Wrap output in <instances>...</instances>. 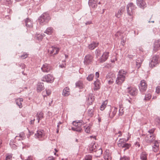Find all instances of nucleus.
Listing matches in <instances>:
<instances>
[{"label": "nucleus", "mask_w": 160, "mask_h": 160, "mask_svg": "<svg viewBox=\"0 0 160 160\" xmlns=\"http://www.w3.org/2000/svg\"><path fill=\"white\" fill-rule=\"evenodd\" d=\"M127 72L126 71L122 69L120 70L118 72L117 77L116 80V83L118 85H121L124 81Z\"/></svg>", "instance_id": "obj_1"}, {"label": "nucleus", "mask_w": 160, "mask_h": 160, "mask_svg": "<svg viewBox=\"0 0 160 160\" xmlns=\"http://www.w3.org/2000/svg\"><path fill=\"white\" fill-rule=\"evenodd\" d=\"M88 3L90 7L95 8L97 7L98 4H100L101 3L98 0H89Z\"/></svg>", "instance_id": "obj_14"}, {"label": "nucleus", "mask_w": 160, "mask_h": 160, "mask_svg": "<svg viewBox=\"0 0 160 160\" xmlns=\"http://www.w3.org/2000/svg\"><path fill=\"white\" fill-rule=\"evenodd\" d=\"M34 121H35V119H34L33 120H31L30 122V123L31 124H32V123H33L34 122Z\"/></svg>", "instance_id": "obj_63"}, {"label": "nucleus", "mask_w": 160, "mask_h": 160, "mask_svg": "<svg viewBox=\"0 0 160 160\" xmlns=\"http://www.w3.org/2000/svg\"><path fill=\"white\" fill-rule=\"evenodd\" d=\"M25 22L26 25L27 27H32L33 26L32 21L30 19L28 18H26L25 20Z\"/></svg>", "instance_id": "obj_27"}, {"label": "nucleus", "mask_w": 160, "mask_h": 160, "mask_svg": "<svg viewBox=\"0 0 160 160\" xmlns=\"http://www.w3.org/2000/svg\"><path fill=\"white\" fill-rule=\"evenodd\" d=\"M35 135L38 138H42L44 136L43 131L41 130H38L37 133L35 134Z\"/></svg>", "instance_id": "obj_28"}, {"label": "nucleus", "mask_w": 160, "mask_h": 160, "mask_svg": "<svg viewBox=\"0 0 160 160\" xmlns=\"http://www.w3.org/2000/svg\"><path fill=\"white\" fill-rule=\"evenodd\" d=\"M82 121L80 120L78 121V122H77L76 121H73L72 122V124L75 126V127H77L78 126H80L81 124L80 123H82Z\"/></svg>", "instance_id": "obj_40"}, {"label": "nucleus", "mask_w": 160, "mask_h": 160, "mask_svg": "<svg viewBox=\"0 0 160 160\" xmlns=\"http://www.w3.org/2000/svg\"><path fill=\"white\" fill-rule=\"evenodd\" d=\"M159 144L158 142L157 141H155L154 145L153 146V150L155 152H157L158 150Z\"/></svg>", "instance_id": "obj_36"}, {"label": "nucleus", "mask_w": 160, "mask_h": 160, "mask_svg": "<svg viewBox=\"0 0 160 160\" xmlns=\"http://www.w3.org/2000/svg\"><path fill=\"white\" fill-rule=\"evenodd\" d=\"M45 35L44 34H43V35L38 34L36 36V38L38 41H41L42 39L43 38L45 37Z\"/></svg>", "instance_id": "obj_41"}, {"label": "nucleus", "mask_w": 160, "mask_h": 160, "mask_svg": "<svg viewBox=\"0 0 160 160\" xmlns=\"http://www.w3.org/2000/svg\"><path fill=\"white\" fill-rule=\"evenodd\" d=\"M155 129L154 128H152L148 131V133H147V134H151V135H154L153 134V133Z\"/></svg>", "instance_id": "obj_48"}, {"label": "nucleus", "mask_w": 160, "mask_h": 160, "mask_svg": "<svg viewBox=\"0 0 160 160\" xmlns=\"http://www.w3.org/2000/svg\"><path fill=\"white\" fill-rule=\"evenodd\" d=\"M138 87L141 92H143L146 91L147 88V85L145 81L144 80H141Z\"/></svg>", "instance_id": "obj_8"}, {"label": "nucleus", "mask_w": 160, "mask_h": 160, "mask_svg": "<svg viewBox=\"0 0 160 160\" xmlns=\"http://www.w3.org/2000/svg\"><path fill=\"white\" fill-rule=\"evenodd\" d=\"M158 55H155L152 58L149 63V66L150 68H153L158 64Z\"/></svg>", "instance_id": "obj_4"}, {"label": "nucleus", "mask_w": 160, "mask_h": 160, "mask_svg": "<svg viewBox=\"0 0 160 160\" xmlns=\"http://www.w3.org/2000/svg\"><path fill=\"white\" fill-rule=\"evenodd\" d=\"M135 6L132 3H130L127 5V11L128 14L129 16L132 15L135 12Z\"/></svg>", "instance_id": "obj_3"}, {"label": "nucleus", "mask_w": 160, "mask_h": 160, "mask_svg": "<svg viewBox=\"0 0 160 160\" xmlns=\"http://www.w3.org/2000/svg\"><path fill=\"white\" fill-rule=\"evenodd\" d=\"M44 32L48 35H51L54 33V30L53 28L49 27L47 28Z\"/></svg>", "instance_id": "obj_24"}, {"label": "nucleus", "mask_w": 160, "mask_h": 160, "mask_svg": "<svg viewBox=\"0 0 160 160\" xmlns=\"http://www.w3.org/2000/svg\"><path fill=\"white\" fill-rule=\"evenodd\" d=\"M49 14L46 13H44L39 18L38 22L41 25H44L48 23L50 20Z\"/></svg>", "instance_id": "obj_2"}, {"label": "nucleus", "mask_w": 160, "mask_h": 160, "mask_svg": "<svg viewBox=\"0 0 160 160\" xmlns=\"http://www.w3.org/2000/svg\"><path fill=\"white\" fill-rule=\"evenodd\" d=\"M135 145L136 146H138V147L140 146V144H139V143L137 142L135 143Z\"/></svg>", "instance_id": "obj_60"}, {"label": "nucleus", "mask_w": 160, "mask_h": 160, "mask_svg": "<svg viewBox=\"0 0 160 160\" xmlns=\"http://www.w3.org/2000/svg\"><path fill=\"white\" fill-rule=\"evenodd\" d=\"M54 78L51 74H48L43 76L42 79V81L46 82L48 83H52L53 82Z\"/></svg>", "instance_id": "obj_9"}, {"label": "nucleus", "mask_w": 160, "mask_h": 160, "mask_svg": "<svg viewBox=\"0 0 160 160\" xmlns=\"http://www.w3.org/2000/svg\"><path fill=\"white\" fill-rule=\"evenodd\" d=\"M99 146H98V144L94 142H92L89 146V150L91 152H94L96 150L98 149V147H99Z\"/></svg>", "instance_id": "obj_19"}, {"label": "nucleus", "mask_w": 160, "mask_h": 160, "mask_svg": "<svg viewBox=\"0 0 160 160\" xmlns=\"http://www.w3.org/2000/svg\"><path fill=\"white\" fill-rule=\"evenodd\" d=\"M156 92L157 94H159L160 92V86H158L156 88Z\"/></svg>", "instance_id": "obj_53"}, {"label": "nucleus", "mask_w": 160, "mask_h": 160, "mask_svg": "<svg viewBox=\"0 0 160 160\" xmlns=\"http://www.w3.org/2000/svg\"><path fill=\"white\" fill-rule=\"evenodd\" d=\"M98 43H96L95 42H93L92 43L88 45V48L91 50L94 49L98 45Z\"/></svg>", "instance_id": "obj_31"}, {"label": "nucleus", "mask_w": 160, "mask_h": 160, "mask_svg": "<svg viewBox=\"0 0 160 160\" xmlns=\"http://www.w3.org/2000/svg\"><path fill=\"white\" fill-rule=\"evenodd\" d=\"M94 107L91 109H89L88 111V115L90 117H92L94 115Z\"/></svg>", "instance_id": "obj_38"}, {"label": "nucleus", "mask_w": 160, "mask_h": 160, "mask_svg": "<svg viewBox=\"0 0 160 160\" xmlns=\"http://www.w3.org/2000/svg\"><path fill=\"white\" fill-rule=\"evenodd\" d=\"M106 77L108 83L109 84H112L115 79V75L113 73H109L107 75Z\"/></svg>", "instance_id": "obj_12"}, {"label": "nucleus", "mask_w": 160, "mask_h": 160, "mask_svg": "<svg viewBox=\"0 0 160 160\" xmlns=\"http://www.w3.org/2000/svg\"><path fill=\"white\" fill-rule=\"evenodd\" d=\"M70 94V89L69 88L66 87L63 89L62 95L65 96H68Z\"/></svg>", "instance_id": "obj_30"}, {"label": "nucleus", "mask_w": 160, "mask_h": 160, "mask_svg": "<svg viewBox=\"0 0 160 160\" xmlns=\"http://www.w3.org/2000/svg\"><path fill=\"white\" fill-rule=\"evenodd\" d=\"M60 49L59 48L54 47H51L49 48L48 52L51 56L58 54Z\"/></svg>", "instance_id": "obj_7"}, {"label": "nucleus", "mask_w": 160, "mask_h": 160, "mask_svg": "<svg viewBox=\"0 0 160 160\" xmlns=\"http://www.w3.org/2000/svg\"><path fill=\"white\" fill-rule=\"evenodd\" d=\"M124 10L125 8L124 7H121L118 11L116 12L115 16L118 18H120L122 17Z\"/></svg>", "instance_id": "obj_16"}, {"label": "nucleus", "mask_w": 160, "mask_h": 160, "mask_svg": "<svg viewBox=\"0 0 160 160\" xmlns=\"http://www.w3.org/2000/svg\"><path fill=\"white\" fill-rule=\"evenodd\" d=\"M148 154L145 152H142L140 155V158L141 160H147Z\"/></svg>", "instance_id": "obj_29"}, {"label": "nucleus", "mask_w": 160, "mask_h": 160, "mask_svg": "<svg viewBox=\"0 0 160 160\" xmlns=\"http://www.w3.org/2000/svg\"><path fill=\"white\" fill-rule=\"evenodd\" d=\"M25 136L24 132L21 133L19 135L16 136L15 138V139L16 141H21L24 139L25 138Z\"/></svg>", "instance_id": "obj_23"}, {"label": "nucleus", "mask_w": 160, "mask_h": 160, "mask_svg": "<svg viewBox=\"0 0 160 160\" xmlns=\"http://www.w3.org/2000/svg\"><path fill=\"white\" fill-rule=\"evenodd\" d=\"M106 104L105 103V102H104L102 103L101 106L100 107V110H103L106 107Z\"/></svg>", "instance_id": "obj_49"}, {"label": "nucleus", "mask_w": 160, "mask_h": 160, "mask_svg": "<svg viewBox=\"0 0 160 160\" xmlns=\"http://www.w3.org/2000/svg\"><path fill=\"white\" fill-rule=\"evenodd\" d=\"M118 108L114 107H109L108 114L109 118H113L116 115L117 112Z\"/></svg>", "instance_id": "obj_5"}, {"label": "nucleus", "mask_w": 160, "mask_h": 160, "mask_svg": "<svg viewBox=\"0 0 160 160\" xmlns=\"http://www.w3.org/2000/svg\"><path fill=\"white\" fill-rule=\"evenodd\" d=\"M28 54L27 53H24L23 55L20 56V57L22 59H24L28 57Z\"/></svg>", "instance_id": "obj_52"}, {"label": "nucleus", "mask_w": 160, "mask_h": 160, "mask_svg": "<svg viewBox=\"0 0 160 160\" xmlns=\"http://www.w3.org/2000/svg\"><path fill=\"white\" fill-rule=\"evenodd\" d=\"M95 55L97 58L100 57L101 55V51L98 49H97L95 51Z\"/></svg>", "instance_id": "obj_43"}, {"label": "nucleus", "mask_w": 160, "mask_h": 160, "mask_svg": "<svg viewBox=\"0 0 160 160\" xmlns=\"http://www.w3.org/2000/svg\"><path fill=\"white\" fill-rule=\"evenodd\" d=\"M155 139L154 135L147 134L145 141L148 143H151L154 141Z\"/></svg>", "instance_id": "obj_17"}, {"label": "nucleus", "mask_w": 160, "mask_h": 160, "mask_svg": "<svg viewBox=\"0 0 160 160\" xmlns=\"http://www.w3.org/2000/svg\"><path fill=\"white\" fill-rule=\"evenodd\" d=\"M93 58V56L91 54L86 55L84 58V64L86 65L91 64Z\"/></svg>", "instance_id": "obj_11"}, {"label": "nucleus", "mask_w": 160, "mask_h": 160, "mask_svg": "<svg viewBox=\"0 0 160 160\" xmlns=\"http://www.w3.org/2000/svg\"><path fill=\"white\" fill-rule=\"evenodd\" d=\"M54 150L55 151V152H54V154L57 156H58V154H56V152H58V150L56 149H55Z\"/></svg>", "instance_id": "obj_58"}, {"label": "nucleus", "mask_w": 160, "mask_h": 160, "mask_svg": "<svg viewBox=\"0 0 160 160\" xmlns=\"http://www.w3.org/2000/svg\"><path fill=\"white\" fill-rule=\"evenodd\" d=\"M23 99L22 98L17 99L16 100L17 104L20 108H22V102H23Z\"/></svg>", "instance_id": "obj_34"}, {"label": "nucleus", "mask_w": 160, "mask_h": 160, "mask_svg": "<svg viewBox=\"0 0 160 160\" xmlns=\"http://www.w3.org/2000/svg\"><path fill=\"white\" fill-rule=\"evenodd\" d=\"M137 4L138 6L142 8L146 7V4L144 0H137Z\"/></svg>", "instance_id": "obj_20"}, {"label": "nucleus", "mask_w": 160, "mask_h": 160, "mask_svg": "<svg viewBox=\"0 0 160 160\" xmlns=\"http://www.w3.org/2000/svg\"><path fill=\"white\" fill-rule=\"evenodd\" d=\"M8 4H11L13 2V0H5Z\"/></svg>", "instance_id": "obj_54"}, {"label": "nucleus", "mask_w": 160, "mask_h": 160, "mask_svg": "<svg viewBox=\"0 0 160 160\" xmlns=\"http://www.w3.org/2000/svg\"><path fill=\"white\" fill-rule=\"evenodd\" d=\"M127 92L131 96H136L138 92V89L134 87H129L127 88Z\"/></svg>", "instance_id": "obj_13"}, {"label": "nucleus", "mask_w": 160, "mask_h": 160, "mask_svg": "<svg viewBox=\"0 0 160 160\" xmlns=\"http://www.w3.org/2000/svg\"><path fill=\"white\" fill-rule=\"evenodd\" d=\"M120 33L119 32H118L115 34V36L116 37H118V35H120Z\"/></svg>", "instance_id": "obj_59"}, {"label": "nucleus", "mask_w": 160, "mask_h": 160, "mask_svg": "<svg viewBox=\"0 0 160 160\" xmlns=\"http://www.w3.org/2000/svg\"><path fill=\"white\" fill-rule=\"evenodd\" d=\"M95 75L96 78H98L99 76V73L98 72H96L95 73Z\"/></svg>", "instance_id": "obj_57"}, {"label": "nucleus", "mask_w": 160, "mask_h": 160, "mask_svg": "<svg viewBox=\"0 0 160 160\" xmlns=\"http://www.w3.org/2000/svg\"><path fill=\"white\" fill-rule=\"evenodd\" d=\"M43 113L42 112H40L37 114V116L38 119V122H39L40 120L43 118Z\"/></svg>", "instance_id": "obj_37"}, {"label": "nucleus", "mask_w": 160, "mask_h": 160, "mask_svg": "<svg viewBox=\"0 0 160 160\" xmlns=\"http://www.w3.org/2000/svg\"><path fill=\"white\" fill-rule=\"evenodd\" d=\"M94 75L93 74H91L89 75L87 78V80L88 81H91L92 80L94 77Z\"/></svg>", "instance_id": "obj_44"}, {"label": "nucleus", "mask_w": 160, "mask_h": 160, "mask_svg": "<svg viewBox=\"0 0 160 160\" xmlns=\"http://www.w3.org/2000/svg\"><path fill=\"white\" fill-rule=\"evenodd\" d=\"M25 160H32V158L31 157H29L27 159Z\"/></svg>", "instance_id": "obj_62"}, {"label": "nucleus", "mask_w": 160, "mask_h": 160, "mask_svg": "<svg viewBox=\"0 0 160 160\" xmlns=\"http://www.w3.org/2000/svg\"><path fill=\"white\" fill-rule=\"evenodd\" d=\"M91 23H92V22L91 21H88L85 23V24L86 25L90 24H91Z\"/></svg>", "instance_id": "obj_61"}, {"label": "nucleus", "mask_w": 160, "mask_h": 160, "mask_svg": "<svg viewBox=\"0 0 160 160\" xmlns=\"http://www.w3.org/2000/svg\"><path fill=\"white\" fill-rule=\"evenodd\" d=\"M65 62H63V63L62 65H60V67L61 68H63L65 67Z\"/></svg>", "instance_id": "obj_56"}, {"label": "nucleus", "mask_w": 160, "mask_h": 160, "mask_svg": "<svg viewBox=\"0 0 160 160\" xmlns=\"http://www.w3.org/2000/svg\"><path fill=\"white\" fill-rule=\"evenodd\" d=\"M38 92H40L44 89L43 83L41 82L38 83L37 86Z\"/></svg>", "instance_id": "obj_22"}, {"label": "nucleus", "mask_w": 160, "mask_h": 160, "mask_svg": "<svg viewBox=\"0 0 160 160\" xmlns=\"http://www.w3.org/2000/svg\"><path fill=\"white\" fill-rule=\"evenodd\" d=\"M84 128L85 129V131L87 133H90L91 127L90 126H84Z\"/></svg>", "instance_id": "obj_42"}, {"label": "nucleus", "mask_w": 160, "mask_h": 160, "mask_svg": "<svg viewBox=\"0 0 160 160\" xmlns=\"http://www.w3.org/2000/svg\"><path fill=\"white\" fill-rule=\"evenodd\" d=\"M41 69L43 72L48 73L52 70V68L50 65L46 63L43 64Z\"/></svg>", "instance_id": "obj_10"}, {"label": "nucleus", "mask_w": 160, "mask_h": 160, "mask_svg": "<svg viewBox=\"0 0 160 160\" xmlns=\"http://www.w3.org/2000/svg\"><path fill=\"white\" fill-rule=\"evenodd\" d=\"M118 146L119 147H122V148H124V150L128 149L130 146V145L126 142H124L123 139H120L118 142Z\"/></svg>", "instance_id": "obj_6"}, {"label": "nucleus", "mask_w": 160, "mask_h": 160, "mask_svg": "<svg viewBox=\"0 0 160 160\" xmlns=\"http://www.w3.org/2000/svg\"><path fill=\"white\" fill-rule=\"evenodd\" d=\"M104 159L105 160H111L112 158L110 153L106 152L104 156Z\"/></svg>", "instance_id": "obj_35"}, {"label": "nucleus", "mask_w": 160, "mask_h": 160, "mask_svg": "<svg viewBox=\"0 0 160 160\" xmlns=\"http://www.w3.org/2000/svg\"><path fill=\"white\" fill-rule=\"evenodd\" d=\"M151 94L150 93H148L145 96L144 99L146 100H148L151 98Z\"/></svg>", "instance_id": "obj_46"}, {"label": "nucleus", "mask_w": 160, "mask_h": 160, "mask_svg": "<svg viewBox=\"0 0 160 160\" xmlns=\"http://www.w3.org/2000/svg\"><path fill=\"white\" fill-rule=\"evenodd\" d=\"M94 152H96L95 156L97 157H99L102 154V151L101 148L100 146H99V147H98V149L96 150Z\"/></svg>", "instance_id": "obj_26"}, {"label": "nucleus", "mask_w": 160, "mask_h": 160, "mask_svg": "<svg viewBox=\"0 0 160 160\" xmlns=\"http://www.w3.org/2000/svg\"><path fill=\"white\" fill-rule=\"evenodd\" d=\"M143 60L140 58H138L136 60V67L138 69L141 66V64L143 62Z\"/></svg>", "instance_id": "obj_33"}, {"label": "nucleus", "mask_w": 160, "mask_h": 160, "mask_svg": "<svg viewBox=\"0 0 160 160\" xmlns=\"http://www.w3.org/2000/svg\"><path fill=\"white\" fill-rule=\"evenodd\" d=\"M94 87L93 89L94 91H96L100 88V83L99 81L97 79L94 82Z\"/></svg>", "instance_id": "obj_25"}, {"label": "nucleus", "mask_w": 160, "mask_h": 160, "mask_svg": "<svg viewBox=\"0 0 160 160\" xmlns=\"http://www.w3.org/2000/svg\"><path fill=\"white\" fill-rule=\"evenodd\" d=\"M159 49H160V40H156L154 43L153 48V52H156Z\"/></svg>", "instance_id": "obj_18"}, {"label": "nucleus", "mask_w": 160, "mask_h": 160, "mask_svg": "<svg viewBox=\"0 0 160 160\" xmlns=\"http://www.w3.org/2000/svg\"><path fill=\"white\" fill-rule=\"evenodd\" d=\"M62 124V123L60 122H59L58 123V125H57V127L58 128L59 127V125L60 124Z\"/></svg>", "instance_id": "obj_64"}, {"label": "nucleus", "mask_w": 160, "mask_h": 160, "mask_svg": "<svg viewBox=\"0 0 160 160\" xmlns=\"http://www.w3.org/2000/svg\"><path fill=\"white\" fill-rule=\"evenodd\" d=\"M108 54L109 52H104L101 57L98 59V61L101 63L105 62L108 57Z\"/></svg>", "instance_id": "obj_15"}, {"label": "nucleus", "mask_w": 160, "mask_h": 160, "mask_svg": "<svg viewBox=\"0 0 160 160\" xmlns=\"http://www.w3.org/2000/svg\"><path fill=\"white\" fill-rule=\"evenodd\" d=\"M76 87L79 88V89H82L83 87V83L82 81H78L76 83Z\"/></svg>", "instance_id": "obj_32"}, {"label": "nucleus", "mask_w": 160, "mask_h": 160, "mask_svg": "<svg viewBox=\"0 0 160 160\" xmlns=\"http://www.w3.org/2000/svg\"><path fill=\"white\" fill-rule=\"evenodd\" d=\"M94 100V96L92 94L90 93L88 95V103L89 105H91L92 102Z\"/></svg>", "instance_id": "obj_21"}, {"label": "nucleus", "mask_w": 160, "mask_h": 160, "mask_svg": "<svg viewBox=\"0 0 160 160\" xmlns=\"http://www.w3.org/2000/svg\"><path fill=\"white\" fill-rule=\"evenodd\" d=\"M46 92L48 95H49L51 94V91L49 90H47Z\"/></svg>", "instance_id": "obj_55"}, {"label": "nucleus", "mask_w": 160, "mask_h": 160, "mask_svg": "<svg viewBox=\"0 0 160 160\" xmlns=\"http://www.w3.org/2000/svg\"><path fill=\"white\" fill-rule=\"evenodd\" d=\"M72 129L74 131H76L79 132H81L82 130V129L80 126L75 127H72Z\"/></svg>", "instance_id": "obj_39"}, {"label": "nucleus", "mask_w": 160, "mask_h": 160, "mask_svg": "<svg viewBox=\"0 0 160 160\" xmlns=\"http://www.w3.org/2000/svg\"><path fill=\"white\" fill-rule=\"evenodd\" d=\"M129 158L128 157L124 156L121 157L120 160H129Z\"/></svg>", "instance_id": "obj_51"}, {"label": "nucleus", "mask_w": 160, "mask_h": 160, "mask_svg": "<svg viewBox=\"0 0 160 160\" xmlns=\"http://www.w3.org/2000/svg\"><path fill=\"white\" fill-rule=\"evenodd\" d=\"M124 111L123 109L120 108L119 111V115L120 116H122L124 113Z\"/></svg>", "instance_id": "obj_50"}, {"label": "nucleus", "mask_w": 160, "mask_h": 160, "mask_svg": "<svg viewBox=\"0 0 160 160\" xmlns=\"http://www.w3.org/2000/svg\"><path fill=\"white\" fill-rule=\"evenodd\" d=\"M12 158V155L10 154H8L6 155V160H11Z\"/></svg>", "instance_id": "obj_47"}, {"label": "nucleus", "mask_w": 160, "mask_h": 160, "mask_svg": "<svg viewBox=\"0 0 160 160\" xmlns=\"http://www.w3.org/2000/svg\"><path fill=\"white\" fill-rule=\"evenodd\" d=\"M92 157L91 155H87L84 157L83 160H92Z\"/></svg>", "instance_id": "obj_45"}]
</instances>
